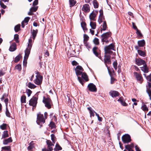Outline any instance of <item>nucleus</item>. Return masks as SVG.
<instances>
[{
    "label": "nucleus",
    "instance_id": "obj_37",
    "mask_svg": "<svg viewBox=\"0 0 151 151\" xmlns=\"http://www.w3.org/2000/svg\"><path fill=\"white\" fill-rule=\"evenodd\" d=\"M80 70L81 71H83V68L80 65H78L76 67L75 69V70Z\"/></svg>",
    "mask_w": 151,
    "mask_h": 151
},
{
    "label": "nucleus",
    "instance_id": "obj_38",
    "mask_svg": "<svg viewBox=\"0 0 151 151\" xmlns=\"http://www.w3.org/2000/svg\"><path fill=\"white\" fill-rule=\"evenodd\" d=\"M93 42L94 44L96 45H98L99 44V40L97 38L95 37L94 39Z\"/></svg>",
    "mask_w": 151,
    "mask_h": 151
},
{
    "label": "nucleus",
    "instance_id": "obj_32",
    "mask_svg": "<svg viewBox=\"0 0 151 151\" xmlns=\"http://www.w3.org/2000/svg\"><path fill=\"white\" fill-rule=\"evenodd\" d=\"M22 57L21 55L20 54H19L17 56L14 60V62L15 63H17L20 60L21 58Z\"/></svg>",
    "mask_w": 151,
    "mask_h": 151
},
{
    "label": "nucleus",
    "instance_id": "obj_18",
    "mask_svg": "<svg viewBox=\"0 0 151 151\" xmlns=\"http://www.w3.org/2000/svg\"><path fill=\"white\" fill-rule=\"evenodd\" d=\"M16 45L15 43L14 42L10 46L9 48V50L10 51L13 52L16 49Z\"/></svg>",
    "mask_w": 151,
    "mask_h": 151
},
{
    "label": "nucleus",
    "instance_id": "obj_56",
    "mask_svg": "<svg viewBox=\"0 0 151 151\" xmlns=\"http://www.w3.org/2000/svg\"><path fill=\"white\" fill-rule=\"evenodd\" d=\"M89 37L86 35H84V41L87 42L88 40Z\"/></svg>",
    "mask_w": 151,
    "mask_h": 151
},
{
    "label": "nucleus",
    "instance_id": "obj_13",
    "mask_svg": "<svg viewBox=\"0 0 151 151\" xmlns=\"http://www.w3.org/2000/svg\"><path fill=\"white\" fill-rule=\"evenodd\" d=\"M109 94L112 97L118 96L119 93L118 92L115 91H111L109 92Z\"/></svg>",
    "mask_w": 151,
    "mask_h": 151
},
{
    "label": "nucleus",
    "instance_id": "obj_60",
    "mask_svg": "<svg viewBox=\"0 0 151 151\" xmlns=\"http://www.w3.org/2000/svg\"><path fill=\"white\" fill-rule=\"evenodd\" d=\"M111 78V84H113L114 83L116 79L112 77V76H110Z\"/></svg>",
    "mask_w": 151,
    "mask_h": 151
},
{
    "label": "nucleus",
    "instance_id": "obj_5",
    "mask_svg": "<svg viewBox=\"0 0 151 151\" xmlns=\"http://www.w3.org/2000/svg\"><path fill=\"white\" fill-rule=\"evenodd\" d=\"M38 97L37 96H33L30 100L29 104L30 106H33L32 110H34V107H35L37 103Z\"/></svg>",
    "mask_w": 151,
    "mask_h": 151
},
{
    "label": "nucleus",
    "instance_id": "obj_22",
    "mask_svg": "<svg viewBox=\"0 0 151 151\" xmlns=\"http://www.w3.org/2000/svg\"><path fill=\"white\" fill-rule=\"evenodd\" d=\"M30 50H28V49H26L25 51V55L24 57V58L26 59H28L29 56L30 54Z\"/></svg>",
    "mask_w": 151,
    "mask_h": 151
},
{
    "label": "nucleus",
    "instance_id": "obj_45",
    "mask_svg": "<svg viewBox=\"0 0 151 151\" xmlns=\"http://www.w3.org/2000/svg\"><path fill=\"white\" fill-rule=\"evenodd\" d=\"M30 19V18L29 17H26L24 18L23 22H24V23H26V24H27Z\"/></svg>",
    "mask_w": 151,
    "mask_h": 151
},
{
    "label": "nucleus",
    "instance_id": "obj_11",
    "mask_svg": "<svg viewBox=\"0 0 151 151\" xmlns=\"http://www.w3.org/2000/svg\"><path fill=\"white\" fill-rule=\"evenodd\" d=\"M111 56L110 55H106L105 54L104 55V63L108 64H111Z\"/></svg>",
    "mask_w": 151,
    "mask_h": 151
},
{
    "label": "nucleus",
    "instance_id": "obj_63",
    "mask_svg": "<svg viewBox=\"0 0 151 151\" xmlns=\"http://www.w3.org/2000/svg\"><path fill=\"white\" fill-rule=\"evenodd\" d=\"M85 45L88 48H90V46L89 44L86 41H84V42Z\"/></svg>",
    "mask_w": 151,
    "mask_h": 151
},
{
    "label": "nucleus",
    "instance_id": "obj_4",
    "mask_svg": "<svg viewBox=\"0 0 151 151\" xmlns=\"http://www.w3.org/2000/svg\"><path fill=\"white\" fill-rule=\"evenodd\" d=\"M43 102L45 104V106L48 109L51 108V104L52 101L50 98H45L44 96L43 97Z\"/></svg>",
    "mask_w": 151,
    "mask_h": 151
},
{
    "label": "nucleus",
    "instance_id": "obj_8",
    "mask_svg": "<svg viewBox=\"0 0 151 151\" xmlns=\"http://www.w3.org/2000/svg\"><path fill=\"white\" fill-rule=\"evenodd\" d=\"M122 140L124 143L129 142L131 140L130 136L128 134L124 135L122 137Z\"/></svg>",
    "mask_w": 151,
    "mask_h": 151
},
{
    "label": "nucleus",
    "instance_id": "obj_59",
    "mask_svg": "<svg viewBox=\"0 0 151 151\" xmlns=\"http://www.w3.org/2000/svg\"><path fill=\"white\" fill-rule=\"evenodd\" d=\"M136 33L137 35L139 37H142V35L138 29H137V30H136Z\"/></svg>",
    "mask_w": 151,
    "mask_h": 151
},
{
    "label": "nucleus",
    "instance_id": "obj_50",
    "mask_svg": "<svg viewBox=\"0 0 151 151\" xmlns=\"http://www.w3.org/2000/svg\"><path fill=\"white\" fill-rule=\"evenodd\" d=\"M51 139L52 141V142L54 143H55V135L54 134H52L51 135Z\"/></svg>",
    "mask_w": 151,
    "mask_h": 151
},
{
    "label": "nucleus",
    "instance_id": "obj_3",
    "mask_svg": "<svg viewBox=\"0 0 151 151\" xmlns=\"http://www.w3.org/2000/svg\"><path fill=\"white\" fill-rule=\"evenodd\" d=\"M111 50L115 51L114 46L113 44H111L108 46H106L104 48L105 54H111L113 52Z\"/></svg>",
    "mask_w": 151,
    "mask_h": 151
},
{
    "label": "nucleus",
    "instance_id": "obj_20",
    "mask_svg": "<svg viewBox=\"0 0 151 151\" xmlns=\"http://www.w3.org/2000/svg\"><path fill=\"white\" fill-rule=\"evenodd\" d=\"M138 45L139 47H144L145 44V42L144 40H139L137 42Z\"/></svg>",
    "mask_w": 151,
    "mask_h": 151
},
{
    "label": "nucleus",
    "instance_id": "obj_10",
    "mask_svg": "<svg viewBox=\"0 0 151 151\" xmlns=\"http://www.w3.org/2000/svg\"><path fill=\"white\" fill-rule=\"evenodd\" d=\"M134 74L137 80L141 83L143 81V78L141 74L135 72H134Z\"/></svg>",
    "mask_w": 151,
    "mask_h": 151
},
{
    "label": "nucleus",
    "instance_id": "obj_62",
    "mask_svg": "<svg viewBox=\"0 0 151 151\" xmlns=\"http://www.w3.org/2000/svg\"><path fill=\"white\" fill-rule=\"evenodd\" d=\"M146 78L148 81L151 82V74L147 76L146 77Z\"/></svg>",
    "mask_w": 151,
    "mask_h": 151
},
{
    "label": "nucleus",
    "instance_id": "obj_44",
    "mask_svg": "<svg viewBox=\"0 0 151 151\" xmlns=\"http://www.w3.org/2000/svg\"><path fill=\"white\" fill-rule=\"evenodd\" d=\"M113 67H114V69L116 70L117 69V61L116 60L114 62L113 64Z\"/></svg>",
    "mask_w": 151,
    "mask_h": 151
},
{
    "label": "nucleus",
    "instance_id": "obj_43",
    "mask_svg": "<svg viewBox=\"0 0 151 151\" xmlns=\"http://www.w3.org/2000/svg\"><path fill=\"white\" fill-rule=\"evenodd\" d=\"M78 79L80 82V83L82 85H83V84L85 82L81 78L79 77L78 76Z\"/></svg>",
    "mask_w": 151,
    "mask_h": 151
},
{
    "label": "nucleus",
    "instance_id": "obj_46",
    "mask_svg": "<svg viewBox=\"0 0 151 151\" xmlns=\"http://www.w3.org/2000/svg\"><path fill=\"white\" fill-rule=\"evenodd\" d=\"M55 149L56 150H60L62 149V148L58 144H56L55 146Z\"/></svg>",
    "mask_w": 151,
    "mask_h": 151
},
{
    "label": "nucleus",
    "instance_id": "obj_57",
    "mask_svg": "<svg viewBox=\"0 0 151 151\" xmlns=\"http://www.w3.org/2000/svg\"><path fill=\"white\" fill-rule=\"evenodd\" d=\"M96 115L97 117L98 120L100 122H101L102 121V118L101 117L99 116V115L96 112H95Z\"/></svg>",
    "mask_w": 151,
    "mask_h": 151
},
{
    "label": "nucleus",
    "instance_id": "obj_12",
    "mask_svg": "<svg viewBox=\"0 0 151 151\" xmlns=\"http://www.w3.org/2000/svg\"><path fill=\"white\" fill-rule=\"evenodd\" d=\"M82 10L85 12H89L90 10V7L89 5L87 4L84 5L82 8Z\"/></svg>",
    "mask_w": 151,
    "mask_h": 151
},
{
    "label": "nucleus",
    "instance_id": "obj_16",
    "mask_svg": "<svg viewBox=\"0 0 151 151\" xmlns=\"http://www.w3.org/2000/svg\"><path fill=\"white\" fill-rule=\"evenodd\" d=\"M92 50L93 54L96 56H98V55L100 53V50L98 49V47H94L93 48Z\"/></svg>",
    "mask_w": 151,
    "mask_h": 151
},
{
    "label": "nucleus",
    "instance_id": "obj_35",
    "mask_svg": "<svg viewBox=\"0 0 151 151\" xmlns=\"http://www.w3.org/2000/svg\"><path fill=\"white\" fill-rule=\"evenodd\" d=\"M50 127L52 128H55L56 127V125L55 123L52 121H51L49 124Z\"/></svg>",
    "mask_w": 151,
    "mask_h": 151
},
{
    "label": "nucleus",
    "instance_id": "obj_17",
    "mask_svg": "<svg viewBox=\"0 0 151 151\" xmlns=\"http://www.w3.org/2000/svg\"><path fill=\"white\" fill-rule=\"evenodd\" d=\"M106 66L107 68L108 73L110 76H112L114 73V71L113 69L112 68H110L107 65H106Z\"/></svg>",
    "mask_w": 151,
    "mask_h": 151
},
{
    "label": "nucleus",
    "instance_id": "obj_42",
    "mask_svg": "<svg viewBox=\"0 0 151 151\" xmlns=\"http://www.w3.org/2000/svg\"><path fill=\"white\" fill-rule=\"evenodd\" d=\"M14 38L16 42H19V35L18 34H15L14 35Z\"/></svg>",
    "mask_w": 151,
    "mask_h": 151
},
{
    "label": "nucleus",
    "instance_id": "obj_53",
    "mask_svg": "<svg viewBox=\"0 0 151 151\" xmlns=\"http://www.w3.org/2000/svg\"><path fill=\"white\" fill-rule=\"evenodd\" d=\"M26 92L28 97L29 96H30L31 94L32 93V91L30 90L29 89H27L26 90Z\"/></svg>",
    "mask_w": 151,
    "mask_h": 151
},
{
    "label": "nucleus",
    "instance_id": "obj_54",
    "mask_svg": "<svg viewBox=\"0 0 151 151\" xmlns=\"http://www.w3.org/2000/svg\"><path fill=\"white\" fill-rule=\"evenodd\" d=\"M6 114L7 116L8 117H10V114L9 112L8 109L7 108H6Z\"/></svg>",
    "mask_w": 151,
    "mask_h": 151
},
{
    "label": "nucleus",
    "instance_id": "obj_36",
    "mask_svg": "<svg viewBox=\"0 0 151 151\" xmlns=\"http://www.w3.org/2000/svg\"><path fill=\"white\" fill-rule=\"evenodd\" d=\"M93 4L95 8H97L99 6V4L96 0H94L93 1Z\"/></svg>",
    "mask_w": 151,
    "mask_h": 151
},
{
    "label": "nucleus",
    "instance_id": "obj_30",
    "mask_svg": "<svg viewBox=\"0 0 151 151\" xmlns=\"http://www.w3.org/2000/svg\"><path fill=\"white\" fill-rule=\"evenodd\" d=\"M138 53L139 55L143 57H145L146 56V53L143 51L141 50H138Z\"/></svg>",
    "mask_w": 151,
    "mask_h": 151
},
{
    "label": "nucleus",
    "instance_id": "obj_58",
    "mask_svg": "<svg viewBox=\"0 0 151 151\" xmlns=\"http://www.w3.org/2000/svg\"><path fill=\"white\" fill-rule=\"evenodd\" d=\"M0 5L1 7L3 9H5L6 7V6L1 1H0Z\"/></svg>",
    "mask_w": 151,
    "mask_h": 151
},
{
    "label": "nucleus",
    "instance_id": "obj_61",
    "mask_svg": "<svg viewBox=\"0 0 151 151\" xmlns=\"http://www.w3.org/2000/svg\"><path fill=\"white\" fill-rule=\"evenodd\" d=\"M27 59H25L24 58L23 61V65L24 66H26L27 63Z\"/></svg>",
    "mask_w": 151,
    "mask_h": 151
},
{
    "label": "nucleus",
    "instance_id": "obj_31",
    "mask_svg": "<svg viewBox=\"0 0 151 151\" xmlns=\"http://www.w3.org/2000/svg\"><path fill=\"white\" fill-rule=\"evenodd\" d=\"M26 96L24 95H23L21 97V101L22 103H26Z\"/></svg>",
    "mask_w": 151,
    "mask_h": 151
},
{
    "label": "nucleus",
    "instance_id": "obj_34",
    "mask_svg": "<svg viewBox=\"0 0 151 151\" xmlns=\"http://www.w3.org/2000/svg\"><path fill=\"white\" fill-rule=\"evenodd\" d=\"M142 109L144 111H147L148 110V109L145 104H143L141 107Z\"/></svg>",
    "mask_w": 151,
    "mask_h": 151
},
{
    "label": "nucleus",
    "instance_id": "obj_55",
    "mask_svg": "<svg viewBox=\"0 0 151 151\" xmlns=\"http://www.w3.org/2000/svg\"><path fill=\"white\" fill-rule=\"evenodd\" d=\"M123 98L122 97H120L118 100V101H120L121 104L124 106H125V105L123 104V102H124V101L123 100Z\"/></svg>",
    "mask_w": 151,
    "mask_h": 151
},
{
    "label": "nucleus",
    "instance_id": "obj_19",
    "mask_svg": "<svg viewBox=\"0 0 151 151\" xmlns=\"http://www.w3.org/2000/svg\"><path fill=\"white\" fill-rule=\"evenodd\" d=\"M141 70L144 73H147L148 72V68L146 63L144 65V66L140 68Z\"/></svg>",
    "mask_w": 151,
    "mask_h": 151
},
{
    "label": "nucleus",
    "instance_id": "obj_25",
    "mask_svg": "<svg viewBox=\"0 0 151 151\" xmlns=\"http://www.w3.org/2000/svg\"><path fill=\"white\" fill-rule=\"evenodd\" d=\"M81 75L82 78L84 79L86 81H88V78L86 74L85 73H82Z\"/></svg>",
    "mask_w": 151,
    "mask_h": 151
},
{
    "label": "nucleus",
    "instance_id": "obj_29",
    "mask_svg": "<svg viewBox=\"0 0 151 151\" xmlns=\"http://www.w3.org/2000/svg\"><path fill=\"white\" fill-rule=\"evenodd\" d=\"M27 86L29 88H30L31 89L34 88L36 87V86H35L33 84L31 83V82L28 83L27 84Z\"/></svg>",
    "mask_w": 151,
    "mask_h": 151
},
{
    "label": "nucleus",
    "instance_id": "obj_24",
    "mask_svg": "<svg viewBox=\"0 0 151 151\" xmlns=\"http://www.w3.org/2000/svg\"><path fill=\"white\" fill-rule=\"evenodd\" d=\"M38 32V30L36 29L34 30L33 29L32 31V32H31L32 35V36L33 39L34 40H35V37L36 36Z\"/></svg>",
    "mask_w": 151,
    "mask_h": 151
},
{
    "label": "nucleus",
    "instance_id": "obj_47",
    "mask_svg": "<svg viewBox=\"0 0 151 151\" xmlns=\"http://www.w3.org/2000/svg\"><path fill=\"white\" fill-rule=\"evenodd\" d=\"M37 9V7H31L30 9V11L31 12H35Z\"/></svg>",
    "mask_w": 151,
    "mask_h": 151
},
{
    "label": "nucleus",
    "instance_id": "obj_33",
    "mask_svg": "<svg viewBox=\"0 0 151 151\" xmlns=\"http://www.w3.org/2000/svg\"><path fill=\"white\" fill-rule=\"evenodd\" d=\"M20 24H18L15 26L14 29L16 32H17L19 31L20 29Z\"/></svg>",
    "mask_w": 151,
    "mask_h": 151
},
{
    "label": "nucleus",
    "instance_id": "obj_6",
    "mask_svg": "<svg viewBox=\"0 0 151 151\" xmlns=\"http://www.w3.org/2000/svg\"><path fill=\"white\" fill-rule=\"evenodd\" d=\"M42 77L41 76L39 72L37 73L36 79L34 81V83L36 84L40 85L42 83Z\"/></svg>",
    "mask_w": 151,
    "mask_h": 151
},
{
    "label": "nucleus",
    "instance_id": "obj_28",
    "mask_svg": "<svg viewBox=\"0 0 151 151\" xmlns=\"http://www.w3.org/2000/svg\"><path fill=\"white\" fill-rule=\"evenodd\" d=\"M9 137V135L8 133V131H4L3 133V134L2 136V138H5Z\"/></svg>",
    "mask_w": 151,
    "mask_h": 151
},
{
    "label": "nucleus",
    "instance_id": "obj_40",
    "mask_svg": "<svg viewBox=\"0 0 151 151\" xmlns=\"http://www.w3.org/2000/svg\"><path fill=\"white\" fill-rule=\"evenodd\" d=\"M7 124H6L3 123L0 126V128L2 130H4L6 129Z\"/></svg>",
    "mask_w": 151,
    "mask_h": 151
},
{
    "label": "nucleus",
    "instance_id": "obj_14",
    "mask_svg": "<svg viewBox=\"0 0 151 151\" xmlns=\"http://www.w3.org/2000/svg\"><path fill=\"white\" fill-rule=\"evenodd\" d=\"M136 64L138 65H145L146 63L145 60L140 58L136 59Z\"/></svg>",
    "mask_w": 151,
    "mask_h": 151
},
{
    "label": "nucleus",
    "instance_id": "obj_21",
    "mask_svg": "<svg viewBox=\"0 0 151 151\" xmlns=\"http://www.w3.org/2000/svg\"><path fill=\"white\" fill-rule=\"evenodd\" d=\"M12 140L11 137H10L7 139H4L3 141V144L4 145H7L8 143L12 142Z\"/></svg>",
    "mask_w": 151,
    "mask_h": 151
},
{
    "label": "nucleus",
    "instance_id": "obj_52",
    "mask_svg": "<svg viewBox=\"0 0 151 151\" xmlns=\"http://www.w3.org/2000/svg\"><path fill=\"white\" fill-rule=\"evenodd\" d=\"M146 91L150 97V99L151 100V89L146 90Z\"/></svg>",
    "mask_w": 151,
    "mask_h": 151
},
{
    "label": "nucleus",
    "instance_id": "obj_26",
    "mask_svg": "<svg viewBox=\"0 0 151 151\" xmlns=\"http://www.w3.org/2000/svg\"><path fill=\"white\" fill-rule=\"evenodd\" d=\"M90 25L92 29H95L96 27V23L95 22L91 21Z\"/></svg>",
    "mask_w": 151,
    "mask_h": 151
},
{
    "label": "nucleus",
    "instance_id": "obj_23",
    "mask_svg": "<svg viewBox=\"0 0 151 151\" xmlns=\"http://www.w3.org/2000/svg\"><path fill=\"white\" fill-rule=\"evenodd\" d=\"M87 109L89 110L90 114V116L91 117L92 116H94V111L92 109L91 107H88L87 108Z\"/></svg>",
    "mask_w": 151,
    "mask_h": 151
},
{
    "label": "nucleus",
    "instance_id": "obj_39",
    "mask_svg": "<svg viewBox=\"0 0 151 151\" xmlns=\"http://www.w3.org/2000/svg\"><path fill=\"white\" fill-rule=\"evenodd\" d=\"M107 28V25L106 22V21H104L103 22V29L102 30H101L105 31L106 30V28Z\"/></svg>",
    "mask_w": 151,
    "mask_h": 151
},
{
    "label": "nucleus",
    "instance_id": "obj_48",
    "mask_svg": "<svg viewBox=\"0 0 151 151\" xmlns=\"http://www.w3.org/2000/svg\"><path fill=\"white\" fill-rule=\"evenodd\" d=\"M147 83H148V85L146 86L147 88L146 90L151 89H150L151 88V83L148 82H147Z\"/></svg>",
    "mask_w": 151,
    "mask_h": 151
},
{
    "label": "nucleus",
    "instance_id": "obj_64",
    "mask_svg": "<svg viewBox=\"0 0 151 151\" xmlns=\"http://www.w3.org/2000/svg\"><path fill=\"white\" fill-rule=\"evenodd\" d=\"M34 147V146L29 145V146L27 147V149L31 151Z\"/></svg>",
    "mask_w": 151,
    "mask_h": 151
},
{
    "label": "nucleus",
    "instance_id": "obj_15",
    "mask_svg": "<svg viewBox=\"0 0 151 151\" xmlns=\"http://www.w3.org/2000/svg\"><path fill=\"white\" fill-rule=\"evenodd\" d=\"M97 15V14H95L94 11H93L89 15V18L91 20L95 21V17Z\"/></svg>",
    "mask_w": 151,
    "mask_h": 151
},
{
    "label": "nucleus",
    "instance_id": "obj_7",
    "mask_svg": "<svg viewBox=\"0 0 151 151\" xmlns=\"http://www.w3.org/2000/svg\"><path fill=\"white\" fill-rule=\"evenodd\" d=\"M47 144V149L43 148L42 149V151H52L53 149L52 147L54 145L50 140H47L46 141Z\"/></svg>",
    "mask_w": 151,
    "mask_h": 151
},
{
    "label": "nucleus",
    "instance_id": "obj_49",
    "mask_svg": "<svg viewBox=\"0 0 151 151\" xmlns=\"http://www.w3.org/2000/svg\"><path fill=\"white\" fill-rule=\"evenodd\" d=\"M15 68L16 69H17L19 71H20L21 70V66L19 64L15 66Z\"/></svg>",
    "mask_w": 151,
    "mask_h": 151
},
{
    "label": "nucleus",
    "instance_id": "obj_1",
    "mask_svg": "<svg viewBox=\"0 0 151 151\" xmlns=\"http://www.w3.org/2000/svg\"><path fill=\"white\" fill-rule=\"evenodd\" d=\"M36 122L37 124L40 125V128L42 127V124L45 122V119L44 118L43 115L41 114L40 113L37 114Z\"/></svg>",
    "mask_w": 151,
    "mask_h": 151
},
{
    "label": "nucleus",
    "instance_id": "obj_2",
    "mask_svg": "<svg viewBox=\"0 0 151 151\" xmlns=\"http://www.w3.org/2000/svg\"><path fill=\"white\" fill-rule=\"evenodd\" d=\"M111 35V33L109 32H106L102 34L101 36V40L102 42H103L104 44V42L108 43L109 42L108 38Z\"/></svg>",
    "mask_w": 151,
    "mask_h": 151
},
{
    "label": "nucleus",
    "instance_id": "obj_9",
    "mask_svg": "<svg viewBox=\"0 0 151 151\" xmlns=\"http://www.w3.org/2000/svg\"><path fill=\"white\" fill-rule=\"evenodd\" d=\"M89 90L91 92H96L97 91V88L96 86L93 83H90L89 84L88 86Z\"/></svg>",
    "mask_w": 151,
    "mask_h": 151
},
{
    "label": "nucleus",
    "instance_id": "obj_41",
    "mask_svg": "<svg viewBox=\"0 0 151 151\" xmlns=\"http://www.w3.org/2000/svg\"><path fill=\"white\" fill-rule=\"evenodd\" d=\"M2 149L6 151H10L11 150V147L10 146H7L2 147Z\"/></svg>",
    "mask_w": 151,
    "mask_h": 151
},
{
    "label": "nucleus",
    "instance_id": "obj_27",
    "mask_svg": "<svg viewBox=\"0 0 151 151\" xmlns=\"http://www.w3.org/2000/svg\"><path fill=\"white\" fill-rule=\"evenodd\" d=\"M70 7H71L75 5L76 3V1L74 0H69Z\"/></svg>",
    "mask_w": 151,
    "mask_h": 151
},
{
    "label": "nucleus",
    "instance_id": "obj_51",
    "mask_svg": "<svg viewBox=\"0 0 151 151\" xmlns=\"http://www.w3.org/2000/svg\"><path fill=\"white\" fill-rule=\"evenodd\" d=\"M75 71L76 72V75H77V76H79L81 75L82 73V71H81L80 70H75Z\"/></svg>",
    "mask_w": 151,
    "mask_h": 151
}]
</instances>
